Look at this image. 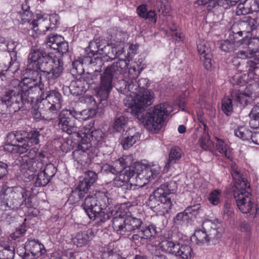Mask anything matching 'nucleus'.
I'll return each instance as SVG.
<instances>
[{"label":"nucleus","mask_w":259,"mask_h":259,"mask_svg":"<svg viewBox=\"0 0 259 259\" xmlns=\"http://www.w3.org/2000/svg\"><path fill=\"white\" fill-rule=\"evenodd\" d=\"M181 157L182 151L180 148L176 146L172 147L169 153L168 160L166 163L165 167L168 169L172 164L179 160Z\"/></svg>","instance_id":"obj_37"},{"label":"nucleus","mask_w":259,"mask_h":259,"mask_svg":"<svg viewBox=\"0 0 259 259\" xmlns=\"http://www.w3.org/2000/svg\"><path fill=\"white\" fill-rule=\"evenodd\" d=\"M100 47V39H96L91 41L89 46L85 49V57L90 59V65L94 70L95 73H99L101 71V68L104 65L103 61L102 58L93 57L98 54L99 48Z\"/></svg>","instance_id":"obj_16"},{"label":"nucleus","mask_w":259,"mask_h":259,"mask_svg":"<svg viewBox=\"0 0 259 259\" xmlns=\"http://www.w3.org/2000/svg\"><path fill=\"white\" fill-rule=\"evenodd\" d=\"M21 19L24 22L29 21L32 17V14L30 10V7L25 1L21 5V10L19 11Z\"/></svg>","instance_id":"obj_46"},{"label":"nucleus","mask_w":259,"mask_h":259,"mask_svg":"<svg viewBox=\"0 0 259 259\" xmlns=\"http://www.w3.org/2000/svg\"><path fill=\"white\" fill-rule=\"evenodd\" d=\"M71 111L75 119L80 120H87L91 118H93L97 113L96 110L94 108L84 109L79 111L73 109Z\"/></svg>","instance_id":"obj_34"},{"label":"nucleus","mask_w":259,"mask_h":259,"mask_svg":"<svg viewBox=\"0 0 259 259\" xmlns=\"http://www.w3.org/2000/svg\"><path fill=\"white\" fill-rule=\"evenodd\" d=\"M232 32L242 36L243 33L255 37L259 32V12L257 16H245L235 23L231 28Z\"/></svg>","instance_id":"obj_8"},{"label":"nucleus","mask_w":259,"mask_h":259,"mask_svg":"<svg viewBox=\"0 0 259 259\" xmlns=\"http://www.w3.org/2000/svg\"><path fill=\"white\" fill-rule=\"evenodd\" d=\"M237 206L243 213H249L253 218L255 217L257 208L254 203L251 193V189L233 194Z\"/></svg>","instance_id":"obj_10"},{"label":"nucleus","mask_w":259,"mask_h":259,"mask_svg":"<svg viewBox=\"0 0 259 259\" xmlns=\"http://www.w3.org/2000/svg\"><path fill=\"white\" fill-rule=\"evenodd\" d=\"M232 98L224 97L222 101V109L227 115H230L233 112Z\"/></svg>","instance_id":"obj_47"},{"label":"nucleus","mask_w":259,"mask_h":259,"mask_svg":"<svg viewBox=\"0 0 259 259\" xmlns=\"http://www.w3.org/2000/svg\"><path fill=\"white\" fill-rule=\"evenodd\" d=\"M220 226L218 220L214 222L209 220L204 221L202 224V229L196 230L194 234L196 243L201 245L221 238L222 229Z\"/></svg>","instance_id":"obj_6"},{"label":"nucleus","mask_w":259,"mask_h":259,"mask_svg":"<svg viewBox=\"0 0 259 259\" xmlns=\"http://www.w3.org/2000/svg\"><path fill=\"white\" fill-rule=\"evenodd\" d=\"M231 172L234 182V193L250 189V184L242 170L236 166H233L231 167Z\"/></svg>","instance_id":"obj_17"},{"label":"nucleus","mask_w":259,"mask_h":259,"mask_svg":"<svg viewBox=\"0 0 259 259\" xmlns=\"http://www.w3.org/2000/svg\"><path fill=\"white\" fill-rule=\"evenodd\" d=\"M21 170H29L35 173L42 170L46 164L42 159L34 157V156H23L20 158Z\"/></svg>","instance_id":"obj_18"},{"label":"nucleus","mask_w":259,"mask_h":259,"mask_svg":"<svg viewBox=\"0 0 259 259\" xmlns=\"http://www.w3.org/2000/svg\"><path fill=\"white\" fill-rule=\"evenodd\" d=\"M202 124L204 126V132L199 137V144L200 146L204 150H209L213 146V143L209 139L208 132L206 131L207 128L206 125L204 122H202Z\"/></svg>","instance_id":"obj_36"},{"label":"nucleus","mask_w":259,"mask_h":259,"mask_svg":"<svg viewBox=\"0 0 259 259\" xmlns=\"http://www.w3.org/2000/svg\"><path fill=\"white\" fill-rule=\"evenodd\" d=\"M249 116L251 119L249 121L250 126L253 128H259V106H254L252 109Z\"/></svg>","instance_id":"obj_42"},{"label":"nucleus","mask_w":259,"mask_h":259,"mask_svg":"<svg viewBox=\"0 0 259 259\" xmlns=\"http://www.w3.org/2000/svg\"><path fill=\"white\" fill-rule=\"evenodd\" d=\"M239 4L238 5L236 10V14L238 15H245L250 13L249 9L246 6V0H239Z\"/></svg>","instance_id":"obj_58"},{"label":"nucleus","mask_w":259,"mask_h":259,"mask_svg":"<svg viewBox=\"0 0 259 259\" xmlns=\"http://www.w3.org/2000/svg\"><path fill=\"white\" fill-rule=\"evenodd\" d=\"M156 7L158 11L163 15L167 14L169 11L167 0H156Z\"/></svg>","instance_id":"obj_53"},{"label":"nucleus","mask_w":259,"mask_h":259,"mask_svg":"<svg viewBox=\"0 0 259 259\" xmlns=\"http://www.w3.org/2000/svg\"><path fill=\"white\" fill-rule=\"evenodd\" d=\"M26 250L30 252L37 258L45 253L46 250L42 244L35 240H30L26 242Z\"/></svg>","instance_id":"obj_30"},{"label":"nucleus","mask_w":259,"mask_h":259,"mask_svg":"<svg viewBox=\"0 0 259 259\" xmlns=\"http://www.w3.org/2000/svg\"><path fill=\"white\" fill-rule=\"evenodd\" d=\"M66 258H68V255L67 252L57 251L51 253L48 259H66Z\"/></svg>","instance_id":"obj_64"},{"label":"nucleus","mask_w":259,"mask_h":259,"mask_svg":"<svg viewBox=\"0 0 259 259\" xmlns=\"http://www.w3.org/2000/svg\"><path fill=\"white\" fill-rule=\"evenodd\" d=\"M239 41V40H236L235 39L232 40V41L228 40H225L221 44V49L225 52L232 51L235 49V43H238Z\"/></svg>","instance_id":"obj_52"},{"label":"nucleus","mask_w":259,"mask_h":259,"mask_svg":"<svg viewBox=\"0 0 259 259\" xmlns=\"http://www.w3.org/2000/svg\"><path fill=\"white\" fill-rule=\"evenodd\" d=\"M95 237V233L92 229L77 232L72 238L74 245L78 247L86 246Z\"/></svg>","instance_id":"obj_23"},{"label":"nucleus","mask_w":259,"mask_h":259,"mask_svg":"<svg viewBox=\"0 0 259 259\" xmlns=\"http://www.w3.org/2000/svg\"><path fill=\"white\" fill-rule=\"evenodd\" d=\"M239 0H217L218 6L227 9L236 5Z\"/></svg>","instance_id":"obj_61"},{"label":"nucleus","mask_w":259,"mask_h":259,"mask_svg":"<svg viewBox=\"0 0 259 259\" xmlns=\"http://www.w3.org/2000/svg\"><path fill=\"white\" fill-rule=\"evenodd\" d=\"M77 137L80 139H84L91 146L96 147L100 145L104 140V134L101 130H96L91 132V129L85 127L80 130L77 133Z\"/></svg>","instance_id":"obj_19"},{"label":"nucleus","mask_w":259,"mask_h":259,"mask_svg":"<svg viewBox=\"0 0 259 259\" xmlns=\"http://www.w3.org/2000/svg\"><path fill=\"white\" fill-rule=\"evenodd\" d=\"M216 140L215 143V149L217 151L224 155L226 157L230 158L231 153L228 150L227 145L225 144L224 140L218 137H215Z\"/></svg>","instance_id":"obj_44"},{"label":"nucleus","mask_w":259,"mask_h":259,"mask_svg":"<svg viewBox=\"0 0 259 259\" xmlns=\"http://www.w3.org/2000/svg\"><path fill=\"white\" fill-rule=\"evenodd\" d=\"M121 54V51H117L116 48H112L111 47L110 50L109 51H106V52L105 53L104 55L107 57H108L110 61H112L114 59L119 56Z\"/></svg>","instance_id":"obj_62"},{"label":"nucleus","mask_w":259,"mask_h":259,"mask_svg":"<svg viewBox=\"0 0 259 259\" xmlns=\"http://www.w3.org/2000/svg\"><path fill=\"white\" fill-rule=\"evenodd\" d=\"M137 171H135V178L139 179H144L147 181H151L159 173L160 167L158 165L153 164L145 166L142 168L141 172H139V168H137Z\"/></svg>","instance_id":"obj_25"},{"label":"nucleus","mask_w":259,"mask_h":259,"mask_svg":"<svg viewBox=\"0 0 259 259\" xmlns=\"http://www.w3.org/2000/svg\"><path fill=\"white\" fill-rule=\"evenodd\" d=\"M19 46V43L16 41L7 40L4 37H0V51L9 52L12 60L17 58Z\"/></svg>","instance_id":"obj_26"},{"label":"nucleus","mask_w":259,"mask_h":259,"mask_svg":"<svg viewBox=\"0 0 259 259\" xmlns=\"http://www.w3.org/2000/svg\"><path fill=\"white\" fill-rule=\"evenodd\" d=\"M23 131H13L9 133L5 138L4 149L7 151V147H15L18 142L23 141Z\"/></svg>","instance_id":"obj_29"},{"label":"nucleus","mask_w":259,"mask_h":259,"mask_svg":"<svg viewBox=\"0 0 259 259\" xmlns=\"http://www.w3.org/2000/svg\"><path fill=\"white\" fill-rule=\"evenodd\" d=\"M189 217L187 213H185V210L183 212L178 213L174 218V222L177 225H183L187 221Z\"/></svg>","instance_id":"obj_56"},{"label":"nucleus","mask_w":259,"mask_h":259,"mask_svg":"<svg viewBox=\"0 0 259 259\" xmlns=\"http://www.w3.org/2000/svg\"><path fill=\"white\" fill-rule=\"evenodd\" d=\"M94 78L95 75L89 73L77 76L68 87L70 93L75 96L83 94L89 89L90 84L94 82Z\"/></svg>","instance_id":"obj_15"},{"label":"nucleus","mask_w":259,"mask_h":259,"mask_svg":"<svg viewBox=\"0 0 259 259\" xmlns=\"http://www.w3.org/2000/svg\"><path fill=\"white\" fill-rule=\"evenodd\" d=\"M246 6L249 9L250 13L256 12L253 16H257L259 12V3L256 0H246Z\"/></svg>","instance_id":"obj_54"},{"label":"nucleus","mask_w":259,"mask_h":259,"mask_svg":"<svg viewBox=\"0 0 259 259\" xmlns=\"http://www.w3.org/2000/svg\"><path fill=\"white\" fill-rule=\"evenodd\" d=\"M197 50L201 56L210 53L209 44L204 40H200L197 42Z\"/></svg>","instance_id":"obj_50"},{"label":"nucleus","mask_w":259,"mask_h":259,"mask_svg":"<svg viewBox=\"0 0 259 259\" xmlns=\"http://www.w3.org/2000/svg\"><path fill=\"white\" fill-rule=\"evenodd\" d=\"M112 222L114 231L121 236H128L132 232H137L133 235L132 239L137 243L145 242L154 237L156 234V228L154 225H142L143 222L140 219L132 216L125 218L120 215L115 217L113 218Z\"/></svg>","instance_id":"obj_4"},{"label":"nucleus","mask_w":259,"mask_h":259,"mask_svg":"<svg viewBox=\"0 0 259 259\" xmlns=\"http://www.w3.org/2000/svg\"><path fill=\"white\" fill-rule=\"evenodd\" d=\"M57 169L53 164H46L44 168L38 172L35 176L34 185L36 187H44L47 185L55 176Z\"/></svg>","instance_id":"obj_20"},{"label":"nucleus","mask_w":259,"mask_h":259,"mask_svg":"<svg viewBox=\"0 0 259 259\" xmlns=\"http://www.w3.org/2000/svg\"><path fill=\"white\" fill-rule=\"evenodd\" d=\"M234 66V65L233 64ZM235 67H236V69L238 70V71L240 72V71L238 70L237 67L235 65ZM242 71H240V72H242ZM243 72H245V71H243ZM247 73H244L241 75H239L238 74H236L234 76H233L231 80L230 81L233 85H237L239 86H243L245 84H246L248 82L249 80V74L254 75L255 74H252V73H249L248 71H246Z\"/></svg>","instance_id":"obj_39"},{"label":"nucleus","mask_w":259,"mask_h":259,"mask_svg":"<svg viewBox=\"0 0 259 259\" xmlns=\"http://www.w3.org/2000/svg\"><path fill=\"white\" fill-rule=\"evenodd\" d=\"M28 67L31 70L32 77H25L21 81L12 80L13 89L6 91L2 102L7 107H12L15 112L32 107L38 92V83L41 80L40 72L48 77L55 79L63 71V62L58 57L47 53L41 49L32 48L28 57Z\"/></svg>","instance_id":"obj_1"},{"label":"nucleus","mask_w":259,"mask_h":259,"mask_svg":"<svg viewBox=\"0 0 259 259\" xmlns=\"http://www.w3.org/2000/svg\"><path fill=\"white\" fill-rule=\"evenodd\" d=\"M58 125L59 129L68 135L76 134L77 135L80 132L71 109H63L59 113Z\"/></svg>","instance_id":"obj_14"},{"label":"nucleus","mask_w":259,"mask_h":259,"mask_svg":"<svg viewBox=\"0 0 259 259\" xmlns=\"http://www.w3.org/2000/svg\"><path fill=\"white\" fill-rule=\"evenodd\" d=\"M13 201L11 197L5 196V198L3 201H2L1 204H0V209L3 211H7L9 210H15L17 209V207H12Z\"/></svg>","instance_id":"obj_51"},{"label":"nucleus","mask_w":259,"mask_h":259,"mask_svg":"<svg viewBox=\"0 0 259 259\" xmlns=\"http://www.w3.org/2000/svg\"><path fill=\"white\" fill-rule=\"evenodd\" d=\"M252 93H243L240 92L238 90L232 91L231 93V98H232L234 102H236L238 105L239 104L242 106H245L248 104L252 98Z\"/></svg>","instance_id":"obj_31"},{"label":"nucleus","mask_w":259,"mask_h":259,"mask_svg":"<svg viewBox=\"0 0 259 259\" xmlns=\"http://www.w3.org/2000/svg\"><path fill=\"white\" fill-rule=\"evenodd\" d=\"M89 217L95 221V224L98 226H101L108 221L111 218L110 211L105 209H101L97 213H90Z\"/></svg>","instance_id":"obj_33"},{"label":"nucleus","mask_w":259,"mask_h":259,"mask_svg":"<svg viewBox=\"0 0 259 259\" xmlns=\"http://www.w3.org/2000/svg\"><path fill=\"white\" fill-rule=\"evenodd\" d=\"M132 157L130 156H124L114 161L112 163L113 171L115 174L121 172V171L131 168L134 169V167L131 166L132 164Z\"/></svg>","instance_id":"obj_28"},{"label":"nucleus","mask_w":259,"mask_h":259,"mask_svg":"<svg viewBox=\"0 0 259 259\" xmlns=\"http://www.w3.org/2000/svg\"><path fill=\"white\" fill-rule=\"evenodd\" d=\"M137 12L140 17L148 19L154 23L156 22L157 15L155 11L154 10H150L148 12L146 5H141L138 7Z\"/></svg>","instance_id":"obj_35"},{"label":"nucleus","mask_w":259,"mask_h":259,"mask_svg":"<svg viewBox=\"0 0 259 259\" xmlns=\"http://www.w3.org/2000/svg\"><path fill=\"white\" fill-rule=\"evenodd\" d=\"M98 149L84 139H80L77 148L72 153L73 159L81 165L90 162L97 155Z\"/></svg>","instance_id":"obj_11"},{"label":"nucleus","mask_w":259,"mask_h":259,"mask_svg":"<svg viewBox=\"0 0 259 259\" xmlns=\"http://www.w3.org/2000/svg\"><path fill=\"white\" fill-rule=\"evenodd\" d=\"M102 259H125L121 254L113 251H110L103 254Z\"/></svg>","instance_id":"obj_63"},{"label":"nucleus","mask_w":259,"mask_h":259,"mask_svg":"<svg viewBox=\"0 0 259 259\" xmlns=\"http://www.w3.org/2000/svg\"><path fill=\"white\" fill-rule=\"evenodd\" d=\"M129 62L128 59H119L107 66L100 74L99 85L95 89V95L99 102L98 106L107 105V99L113 87L123 94L132 96L133 94H137L139 85L147 83L146 78L139 79L137 83H134V80L126 81L121 79L122 74L128 68Z\"/></svg>","instance_id":"obj_2"},{"label":"nucleus","mask_w":259,"mask_h":259,"mask_svg":"<svg viewBox=\"0 0 259 259\" xmlns=\"http://www.w3.org/2000/svg\"><path fill=\"white\" fill-rule=\"evenodd\" d=\"M7 151L12 153L22 154L27 153L24 156H34L36 154L38 149L33 147L28 140H24L22 142H18L15 147H7Z\"/></svg>","instance_id":"obj_22"},{"label":"nucleus","mask_w":259,"mask_h":259,"mask_svg":"<svg viewBox=\"0 0 259 259\" xmlns=\"http://www.w3.org/2000/svg\"><path fill=\"white\" fill-rule=\"evenodd\" d=\"M85 195L82 192H81L77 187L72 190L71 193L69 197V200L72 203H76L83 198Z\"/></svg>","instance_id":"obj_49"},{"label":"nucleus","mask_w":259,"mask_h":259,"mask_svg":"<svg viewBox=\"0 0 259 259\" xmlns=\"http://www.w3.org/2000/svg\"><path fill=\"white\" fill-rule=\"evenodd\" d=\"M235 135L243 140H248L252 135V132L247 130L245 127L241 126L235 131Z\"/></svg>","instance_id":"obj_48"},{"label":"nucleus","mask_w":259,"mask_h":259,"mask_svg":"<svg viewBox=\"0 0 259 259\" xmlns=\"http://www.w3.org/2000/svg\"><path fill=\"white\" fill-rule=\"evenodd\" d=\"M83 179L92 185L97 179V174L93 171L89 170Z\"/></svg>","instance_id":"obj_60"},{"label":"nucleus","mask_w":259,"mask_h":259,"mask_svg":"<svg viewBox=\"0 0 259 259\" xmlns=\"http://www.w3.org/2000/svg\"><path fill=\"white\" fill-rule=\"evenodd\" d=\"M62 102V96L59 91L51 90L47 92L39 105V108L46 115V117H43V118L47 121L53 120L61 109Z\"/></svg>","instance_id":"obj_7"},{"label":"nucleus","mask_w":259,"mask_h":259,"mask_svg":"<svg viewBox=\"0 0 259 259\" xmlns=\"http://www.w3.org/2000/svg\"><path fill=\"white\" fill-rule=\"evenodd\" d=\"M248 53L241 51L237 53L236 56L232 60V63L237 67L240 71H248L255 74L256 69L259 68V55L250 59H247Z\"/></svg>","instance_id":"obj_13"},{"label":"nucleus","mask_w":259,"mask_h":259,"mask_svg":"<svg viewBox=\"0 0 259 259\" xmlns=\"http://www.w3.org/2000/svg\"><path fill=\"white\" fill-rule=\"evenodd\" d=\"M140 134L135 128L126 131L120 139V143L124 150L131 147L140 140Z\"/></svg>","instance_id":"obj_24"},{"label":"nucleus","mask_w":259,"mask_h":259,"mask_svg":"<svg viewBox=\"0 0 259 259\" xmlns=\"http://www.w3.org/2000/svg\"><path fill=\"white\" fill-rule=\"evenodd\" d=\"M201 209V206L200 204H196L193 205L188 206L185 210V213L188 214H190L194 217H196L199 214Z\"/></svg>","instance_id":"obj_59"},{"label":"nucleus","mask_w":259,"mask_h":259,"mask_svg":"<svg viewBox=\"0 0 259 259\" xmlns=\"http://www.w3.org/2000/svg\"><path fill=\"white\" fill-rule=\"evenodd\" d=\"M23 141L28 140L30 144L32 146L33 144L37 145L39 143V137L40 134L39 132L36 130H32L29 132L23 131Z\"/></svg>","instance_id":"obj_40"},{"label":"nucleus","mask_w":259,"mask_h":259,"mask_svg":"<svg viewBox=\"0 0 259 259\" xmlns=\"http://www.w3.org/2000/svg\"><path fill=\"white\" fill-rule=\"evenodd\" d=\"M107 192H98L94 196L88 195L82 204L83 209L89 216L90 213H97L101 209H105L111 202Z\"/></svg>","instance_id":"obj_9"},{"label":"nucleus","mask_w":259,"mask_h":259,"mask_svg":"<svg viewBox=\"0 0 259 259\" xmlns=\"http://www.w3.org/2000/svg\"><path fill=\"white\" fill-rule=\"evenodd\" d=\"M135 176V170L129 168L128 169L121 171V172L114 178L113 180V186L121 188L123 191L131 190L133 185L130 180Z\"/></svg>","instance_id":"obj_21"},{"label":"nucleus","mask_w":259,"mask_h":259,"mask_svg":"<svg viewBox=\"0 0 259 259\" xmlns=\"http://www.w3.org/2000/svg\"><path fill=\"white\" fill-rule=\"evenodd\" d=\"M177 188V184L175 181H170L160 185L150 195L147 205L160 215L168 213L172 206V197Z\"/></svg>","instance_id":"obj_5"},{"label":"nucleus","mask_w":259,"mask_h":259,"mask_svg":"<svg viewBox=\"0 0 259 259\" xmlns=\"http://www.w3.org/2000/svg\"><path fill=\"white\" fill-rule=\"evenodd\" d=\"M10 188L11 191L7 192V195L9 193H11L9 197H11L14 202L12 205H13L12 207L18 208L23 205L26 201L27 197L26 192L21 188Z\"/></svg>","instance_id":"obj_27"},{"label":"nucleus","mask_w":259,"mask_h":259,"mask_svg":"<svg viewBox=\"0 0 259 259\" xmlns=\"http://www.w3.org/2000/svg\"><path fill=\"white\" fill-rule=\"evenodd\" d=\"M220 197L221 191L219 190H215L210 193L208 200L211 204L216 205L220 202Z\"/></svg>","instance_id":"obj_55"},{"label":"nucleus","mask_w":259,"mask_h":259,"mask_svg":"<svg viewBox=\"0 0 259 259\" xmlns=\"http://www.w3.org/2000/svg\"><path fill=\"white\" fill-rule=\"evenodd\" d=\"M217 0H197L195 3L199 6H204L208 4L207 9L210 11L213 8L218 6Z\"/></svg>","instance_id":"obj_57"},{"label":"nucleus","mask_w":259,"mask_h":259,"mask_svg":"<svg viewBox=\"0 0 259 259\" xmlns=\"http://www.w3.org/2000/svg\"><path fill=\"white\" fill-rule=\"evenodd\" d=\"M159 246L164 252L182 259H190L192 256L193 250L189 245L163 240L160 243Z\"/></svg>","instance_id":"obj_12"},{"label":"nucleus","mask_w":259,"mask_h":259,"mask_svg":"<svg viewBox=\"0 0 259 259\" xmlns=\"http://www.w3.org/2000/svg\"><path fill=\"white\" fill-rule=\"evenodd\" d=\"M31 25L33 30L38 33L45 34L46 31L51 29L47 18H38L37 20H33Z\"/></svg>","instance_id":"obj_32"},{"label":"nucleus","mask_w":259,"mask_h":259,"mask_svg":"<svg viewBox=\"0 0 259 259\" xmlns=\"http://www.w3.org/2000/svg\"><path fill=\"white\" fill-rule=\"evenodd\" d=\"M15 255L14 248L9 245H0V259H13Z\"/></svg>","instance_id":"obj_41"},{"label":"nucleus","mask_w":259,"mask_h":259,"mask_svg":"<svg viewBox=\"0 0 259 259\" xmlns=\"http://www.w3.org/2000/svg\"><path fill=\"white\" fill-rule=\"evenodd\" d=\"M147 84L139 85L137 94H133L132 96L136 99L135 105L131 107V112L148 131L157 133L161 128L166 117L172 111V107L167 103H163L144 113V108L151 105L153 101V93L145 88Z\"/></svg>","instance_id":"obj_3"},{"label":"nucleus","mask_w":259,"mask_h":259,"mask_svg":"<svg viewBox=\"0 0 259 259\" xmlns=\"http://www.w3.org/2000/svg\"><path fill=\"white\" fill-rule=\"evenodd\" d=\"M128 119L123 115H120L116 117L113 125L114 130L117 132H121L124 130L125 127L126 126Z\"/></svg>","instance_id":"obj_45"},{"label":"nucleus","mask_w":259,"mask_h":259,"mask_svg":"<svg viewBox=\"0 0 259 259\" xmlns=\"http://www.w3.org/2000/svg\"><path fill=\"white\" fill-rule=\"evenodd\" d=\"M64 37L57 34L50 35L47 38V45L51 49L56 50L58 48V45L62 42Z\"/></svg>","instance_id":"obj_43"},{"label":"nucleus","mask_w":259,"mask_h":259,"mask_svg":"<svg viewBox=\"0 0 259 259\" xmlns=\"http://www.w3.org/2000/svg\"><path fill=\"white\" fill-rule=\"evenodd\" d=\"M87 62L90 64V59H87L85 56L84 58L75 60L72 63V71L78 74V76L83 75L84 72L83 65Z\"/></svg>","instance_id":"obj_38"}]
</instances>
